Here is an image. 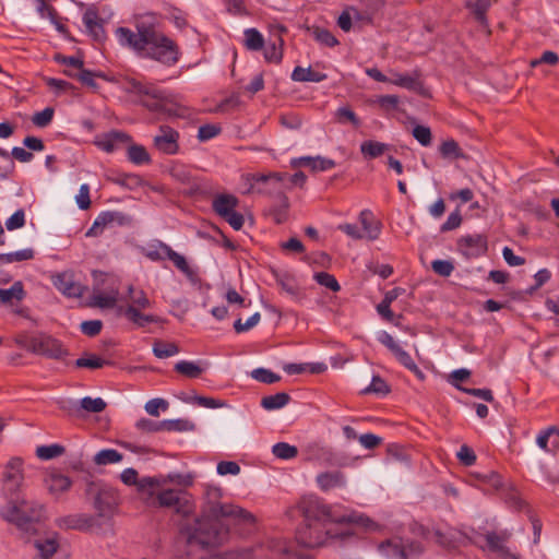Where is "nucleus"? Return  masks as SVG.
<instances>
[{
    "instance_id": "ddd939ff",
    "label": "nucleus",
    "mask_w": 559,
    "mask_h": 559,
    "mask_svg": "<svg viewBox=\"0 0 559 559\" xmlns=\"http://www.w3.org/2000/svg\"><path fill=\"white\" fill-rule=\"evenodd\" d=\"M56 524L62 530H76L88 532L94 528H100L102 523L97 516L86 513L70 514L56 520Z\"/></svg>"
},
{
    "instance_id": "f704fd0d",
    "label": "nucleus",
    "mask_w": 559,
    "mask_h": 559,
    "mask_svg": "<svg viewBox=\"0 0 559 559\" xmlns=\"http://www.w3.org/2000/svg\"><path fill=\"white\" fill-rule=\"evenodd\" d=\"M243 35V45L248 50L259 51L264 48V37L257 28H247L245 29Z\"/></svg>"
},
{
    "instance_id": "f3484780",
    "label": "nucleus",
    "mask_w": 559,
    "mask_h": 559,
    "mask_svg": "<svg viewBox=\"0 0 559 559\" xmlns=\"http://www.w3.org/2000/svg\"><path fill=\"white\" fill-rule=\"evenodd\" d=\"M55 287L70 298L82 297L86 287L74 281L73 274L63 272L53 277Z\"/></svg>"
},
{
    "instance_id": "6e6d98bb",
    "label": "nucleus",
    "mask_w": 559,
    "mask_h": 559,
    "mask_svg": "<svg viewBox=\"0 0 559 559\" xmlns=\"http://www.w3.org/2000/svg\"><path fill=\"white\" fill-rule=\"evenodd\" d=\"M278 43H272L270 44L265 50H264V58L267 62H274L280 63L283 58V39L280 37L277 38Z\"/></svg>"
},
{
    "instance_id": "de8ad7c7",
    "label": "nucleus",
    "mask_w": 559,
    "mask_h": 559,
    "mask_svg": "<svg viewBox=\"0 0 559 559\" xmlns=\"http://www.w3.org/2000/svg\"><path fill=\"white\" fill-rule=\"evenodd\" d=\"M272 453L281 460H292L298 455V449L287 442H277L272 448Z\"/></svg>"
},
{
    "instance_id": "0eeeda50",
    "label": "nucleus",
    "mask_w": 559,
    "mask_h": 559,
    "mask_svg": "<svg viewBox=\"0 0 559 559\" xmlns=\"http://www.w3.org/2000/svg\"><path fill=\"white\" fill-rule=\"evenodd\" d=\"M85 497L92 500L96 512L94 516L110 520L119 504L118 492L102 480H87L85 487Z\"/></svg>"
},
{
    "instance_id": "58836bf2",
    "label": "nucleus",
    "mask_w": 559,
    "mask_h": 559,
    "mask_svg": "<svg viewBox=\"0 0 559 559\" xmlns=\"http://www.w3.org/2000/svg\"><path fill=\"white\" fill-rule=\"evenodd\" d=\"M128 159L135 165L151 163V156L147 150L140 144H130L127 151Z\"/></svg>"
},
{
    "instance_id": "37998d69",
    "label": "nucleus",
    "mask_w": 559,
    "mask_h": 559,
    "mask_svg": "<svg viewBox=\"0 0 559 559\" xmlns=\"http://www.w3.org/2000/svg\"><path fill=\"white\" fill-rule=\"evenodd\" d=\"M122 454L115 449H104L97 452L94 456L96 465L115 464L122 460Z\"/></svg>"
},
{
    "instance_id": "c9c22d12",
    "label": "nucleus",
    "mask_w": 559,
    "mask_h": 559,
    "mask_svg": "<svg viewBox=\"0 0 559 559\" xmlns=\"http://www.w3.org/2000/svg\"><path fill=\"white\" fill-rule=\"evenodd\" d=\"M390 83L415 92L423 87L418 78L409 74L393 73L392 78H390Z\"/></svg>"
},
{
    "instance_id": "a18cd8bd",
    "label": "nucleus",
    "mask_w": 559,
    "mask_h": 559,
    "mask_svg": "<svg viewBox=\"0 0 559 559\" xmlns=\"http://www.w3.org/2000/svg\"><path fill=\"white\" fill-rule=\"evenodd\" d=\"M66 452V448L61 444L53 443L49 445H40L36 449V455L40 460H51L62 455Z\"/></svg>"
},
{
    "instance_id": "a878e982",
    "label": "nucleus",
    "mask_w": 559,
    "mask_h": 559,
    "mask_svg": "<svg viewBox=\"0 0 559 559\" xmlns=\"http://www.w3.org/2000/svg\"><path fill=\"white\" fill-rule=\"evenodd\" d=\"M45 484L51 495L59 496L71 488L72 480L66 475L51 473L45 478Z\"/></svg>"
},
{
    "instance_id": "5701e85b",
    "label": "nucleus",
    "mask_w": 559,
    "mask_h": 559,
    "mask_svg": "<svg viewBox=\"0 0 559 559\" xmlns=\"http://www.w3.org/2000/svg\"><path fill=\"white\" fill-rule=\"evenodd\" d=\"M118 313L124 316L136 328H144L148 323H157L160 319L154 314L142 313L141 310L133 309L132 307H118Z\"/></svg>"
},
{
    "instance_id": "4d7b16f0",
    "label": "nucleus",
    "mask_w": 559,
    "mask_h": 559,
    "mask_svg": "<svg viewBox=\"0 0 559 559\" xmlns=\"http://www.w3.org/2000/svg\"><path fill=\"white\" fill-rule=\"evenodd\" d=\"M114 182L127 189H135L142 186V178L135 174H119Z\"/></svg>"
},
{
    "instance_id": "338daca9",
    "label": "nucleus",
    "mask_w": 559,
    "mask_h": 559,
    "mask_svg": "<svg viewBox=\"0 0 559 559\" xmlns=\"http://www.w3.org/2000/svg\"><path fill=\"white\" fill-rule=\"evenodd\" d=\"M462 224V215L459 210L452 212L447 221L441 225L440 231L447 233L459 228Z\"/></svg>"
},
{
    "instance_id": "603ef678",
    "label": "nucleus",
    "mask_w": 559,
    "mask_h": 559,
    "mask_svg": "<svg viewBox=\"0 0 559 559\" xmlns=\"http://www.w3.org/2000/svg\"><path fill=\"white\" fill-rule=\"evenodd\" d=\"M111 364V361L105 360L96 355H91L90 357H81L75 360V366L78 368L98 369Z\"/></svg>"
},
{
    "instance_id": "e2e57ef3",
    "label": "nucleus",
    "mask_w": 559,
    "mask_h": 559,
    "mask_svg": "<svg viewBox=\"0 0 559 559\" xmlns=\"http://www.w3.org/2000/svg\"><path fill=\"white\" fill-rule=\"evenodd\" d=\"M431 269L436 274L448 277L452 274L454 264L450 260H435L431 262Z\"/></svg>"
},
{
    "instance_id": "7c9ffc66",
    "label": "nucleus",
    "mask_w": 559,
    "mask_h": 559,
    "mask_svg": "<svg viewBox=\"0 0 559 559\" xmlns=\"http://www.w3.org/2000/svg\"><path fill=\"white\" fill-rule=\"evenodd\" d=\"M292 80L295 82H322L326 80L328 75L322 72L313 71L310 67L302 68L296 67L292 73Z\"/></svg>"
},
{
    "instance_id": "79ce46f5",
    "label": "nucleus",
    "mask_w": 559,
    "mask_h": 559,
    "mask_svg": "<svg viewBox=\"0 0 559 559\" xmlns=\"http://www.w3.org/2000/svg\"><path fill=\"white\" fill-rule=\"evenodd\" d=\"M162 431H191L194 424L188 419H165L160 421Z\"/></svg>"
},
{
    "instance_id": "72a5a7b5",
    "label": "nucleus",
    "mask_w": 559,
    "mask_h": 559,
    "mask_svg": "<svg viewBox=\"0 0 559 559\" xmlns=\"http://www.w3.org/2000/svg\"><path fill=\"white\" fill-rule=\"evenodd\" d=\"M102 224L106 227L108 225L126 226L132 223V217L118 211H105L98 215Z\"/></svg>"
},
{
    "instance_id": "473e14b6",
    "label": "nucleus",
    "mask_w": 559,
    "mask_h": 559,
    "mask_svg": "<svg viewBox=\"0 0 559 559\" xmlns=\"http://www.w3.org/2000/svg\"><path fill=\"white\" fill-rule=\"evenodd\" d=\"M317 483L322 490H329L334 487H341L345 484L344 475L341 472H330L319 474Z\"/></svg>"
},
{
    "instance_id": "a19ab883",
    "label": "nucleus",
    "mask_w": 559,
    "mask_h": 559,
    "mask_svg": "<svg viewBox=\"0 0 559 559\" xmlns=\"http://www.w3.org/2000/svg\"><path fill=\"white\" fill-rule=\"evenodd\" d=\"M34 546L38 550V554L43 559H48L52 557L59 548V544L56 538L35 540Z\"/></svg>"
},
{
    "instance_id": "20e7f679",
    "label": "nucleus",
    "mask_w": 559,
    "mask_h": 559,
    "mask_svg": "<svg viewBox=\"0 0 559 559\" xmlns=\"http://www.w3.org/2000/svg\"><path fill=\"white\" fill-rule=\"evenodd\" d=\"M123 91L133 96V102L135 104H139L148 111L156 114L158 118H182L186 116V107L175 103L164 90L153 83L128 78L124 81Z\"/></svg>"
},
{
    "instance_id": "4468645a",
    "label": "nucleus",
    "mask_w": 559,
    "mask_h": 559,
    "mask_svg": "<svg viewBox=\"0 0 559 559\" xmlns=\"http://www.w3.org/2000/svg\"><path fill=\"white\" fill-rule=\"evenodd\" d=\"M269 559H312L310 556L298 551L292 542L272 539L267 543Z\"/></svg>"
},
{
    "instance_id": "774afa93",
    "label": "nucleus",
    "mask_w": 559,
    "mask_h": 559,
    "mask_svg": "<svg viewBox=\"0 0 559 559\" xmlns=\"http://www.w3.org/2000/svg\"><path fill=\"white\" fill-rule=\"evenodd\" d=\"M456 455H457V459L460 460V462L464 466H472L476 462V454H475V452L473 451L472 448H469L466 444H463L460 448V450H459Z\"/></svg>"
},
{
    "instance_id": "a211bd4d",
    "label": "nucleus",
    "mask_w": 559,
    "mask_h": 559,
    "mask_svg": "<svg viewBox=\"0 0 559 559\" xmlns=\"http://www.w3.org/2000/svg\"><path fill=\"white\" fill-rule=\"evenodd\" d=\"M83 23L90 36L96 43H104L106 32L104 28V20L98 16L97 10L88 8L83 14Z\"/></svg>"
},
{
    "instance_id": "aec40b11",
    "label": "nucleus",
    "mask_w": 559,
    "mask_h": 559,
    "mask_svg": "<svg viewBox=\"0 0 559 559\" xmlns=\"http://www.w3.org/2000/svg\"><path fill=\"white\" fill-rule=\"evenodd\" d=\"M131 142L132 138L128 133L122 131H111L97 140L96 145L106 153H112L120 144Z\"/></svg>"
},
{
    "instance_id": "c03bdc74",
    "label": "nucleus",
    "mask_w": 559,
    "mask_h": 559,
    "mask_svg": "<svg viewBox=\"0 0 559 559\" xmlns=\"http://www.w3.org/2000/svg\"><path fill=\"white\" fill-rule=\"evenodd\" d=\"M393 355L406 369L414 372L419 379H424V372L418 368L416 362L406 350L400 347Z\"/></svg>"
},
{
    "instance_id": "f257e3e1",
    "label": "nucleus",
    "mask_w": 559,
    "mask_h": 559,
    "mask_svg": "<svg viewBox=\"0 0 559 559\" xmlns=\"http://www.w3.org/2000/svg\"><path fill=\"white\" fill-rule=\"evenodd\" d=\"M293 511L304 518V524L296 532V540L308 548L323 546L330 538L344 539L354 534L349 530L334 528L335 525L356 524L367 528L373 525V522L362 514L338 516L313 496L302 497Z\"/></svg>"
},
{
    "instance_id": "c85d7f7f",
    "label": "nucleus",
    "mask_w": 559,
    "mask_h": 559,
    "mask_svg": "<svg viewBox=\"0 0 559 559\" xmlns=\"http://www.w3.org/2000/svg\"><path fill=\"white\" fill-rule=\"evenodd\" d=\"M129 305L127 307H132L136 310H144L152 307V301L148 299L146 293L143 289H136L132 285L128 287V296Z\"/></svg>"
},
{
    "instance_id": "2f4dec72",
    "label": "nucleus",
    "mask_w": 559,
    "mask_h": 559,
    "mask_svg": "<svg viewBox=\"0 0 559 559\" xmlns=\"http://www.w3.org/2000/svg\"><path fill=\"white\" fill-rule=\"evenodd\" d=\"M390 148L389 144L368 140L364 141L360 144V153L364 155L365 158H377L383 155Z\"/></svg>"
},
{
    "instance_id": "412c9836",
    "label": "nucleus",
    "mask_w": 559,
    "mask_h": 559,
    "mask_svg": "<svg viewBox=\"0 0 559 559\" xmlns=\"http://www.w3.org/2000/svg\"><path fill=\"white\" fill-rule=\"evenodd\" d=\"M292 166L294 168L305 166L309 167L313 171H325L335 167V162L330 158L321 157V156H302L299 158L292 159Z\"/></svg>"
},
{
    "instance_id": "4be33fe9",
    "label": "nucleus",
    "mask_w": 559,
    "mask_h": 559,
    "mask_svg": "<svg viewBox=\"0 0 559 559\" xmlns=\"http://www.w3.org/2000/svg\"><path fill=\"white\" fill-rule=\"evenodd\" d=\"M359 222L361 224V231L366 239L376 240L379 238L381 233V223L376 219L373 213L370 210H364L359 214Z\"/></svg>"
},
{
    "instance_id": "ea45409f",
    "label": "nucleus",
    "mask_w": 559,
    "mask_h": 559,
    "mask_svg": "<svg viewBox=\"0 0 559 559\" xmlns=\"http://www.w3.org/2000/svg\"><path fill=\"white\" fill-rule=\"evenodd\" d=\"M168 260H170L174 263V265L180 272H182L190 281L195 280V277H197L195 271L192 267H190L186 258L182 254L176 252L175 250H171L169 253Z\"/></svg>"
},
{
    "instance_id": "c756f323",
    "label": "nucleus",
    "mask_w": 559,
    "mask_h": 559,
    "mask_svg": "<svg viewBox=\"0 0 559 559\" xmlns=\"http://www.w3.org/2000/svg\"><path fill=\"white\" fill-rule=\"evenodd\" d=\"M25 296L22 282H15L10 288H0V302L3 305H14L21 301Z\"/></svg>"
},
{
    "instance_id": "39448f33",
    "label": "nucleus",
    "mask_w": 559,
    "mask_h": 559,
    "mask_svg": "<svg viewBox=\"0 0 559 559\" xmlns=\"http://www.w3.org/2000/svg\"><path fill=\"white\" fill-rule=\"evenodd\" d=\"M7 502L0 508V516L13 524L25 536L35 535L41 521L44 506L28 501L21 495L4 497Z\"/></svg>"
},
{
    "instance_id": "7ed1b4c3",
    "label": "nucleus",
    "mask_w": 559,
    "mask_h": 559,
    "mask_svg": "<svg viewBox=\"0 0 559 559\" xmlns=\"http://www.w3.org/2000/svg\"><path fill=\"white\" fill-rule=\"evenodd\" d=\"M180 535L186 544L187 559H210L199 552H210L222 546L229 536V525L221 519L197 516L180 526Z\"/></svg>"
},
{
    "instance_id": "864d4df0",
    "label": "nucleus",
    "mask_w": 559,
    "mask_h": 559,
    "mask_svg": "<svg viewBox=\"0 0 559 559\" xmlns=\"http://www.w3.org/2000/svg\"><path fill=\"white\" fill-rule=\"evenodd\" d=\"M364 394L374 393L378 395H386L390 393V386L388 383L379 376H373L371 383L362 390Z\"/></svg>"
},
{
    "instance_id": "1a4fd4ad",
    "label": "nucleus",
    "mask_w": 559,
    "mask_h": 559,
    "mask_svg": "<svg viewBox=\"0 0 559 559\" xmlns=\"http://www.w3.org/2000/svg\"><path fill=\"white\" fill-rule=\"evenodd\" d=\"M2 492L4 497L21 495L24 481L23 460L12 457L4 466Z\"/></svg>"
},
{
    "instance_id": "3c124183",
    "label": "nucleus",
    "mask_w": 559,
    "mask_h": 559,
    "mask_svg": "<svg viewBox=\"0 0 559 559\" xmlns=\"http://www.w3.org/2000/svg\"><path fill=\"white\" fill-rule=\"evenodd\" d=\"M117 292L114 295L94 294L88 305L100 309L114 308L117 304Z\"/></svg>"
},
{
    "instance_id": "69168bd1",
    "label": "nucleus",
    "mask_w": 559,
    "mask_h": 559,
    "mask_svg": "<svg viewBox=\"0 0 559 559\" xmlns=\"http://www.w3.org/2000/svg\"><path fill=\"white\" fill-rule=\"evenodd\" d=\"M170 176L178 182L190 185L192 180L191 173L183 166L175 165L170 168Z\"/></svg>"
},
{
    "instance_id": "9b49d317",
    "label": "nucleus",
    "mask_w": 559,
    "mask_h": 559,
    "mask_svg": "<svg viewBox=\"0 0 559 559\" xmlns=\"http://www.w3.org/2000/svg\"><path fill=\"white\" fill-rule=\"evenodd\" d=\"M456 250L465 259H477L488 251V239L486 235H465L456 240Z\"/></svg>"
},
{
    "instance_id": "9d476101",
    "label": "nucleus",
    "mask_w": 559,
    "mask_h": 559,
    "mask_svg": "<svg viewBox=\"0 0 559 559\" xmlns=\"http://www.w3.org/2000/svg\"><path fill=\"white\" fill-rule=\"evenodd\" d=\"M156 502L158 507L173 508L176 513L185 516L193 511V504L188 495L175 489H165L158 492Z\"/></svg>"
},
{
    "instance_id": "49530a36",
    "label": "nucleus",
    "mask_w": 559,
    "mask_h": 559,
    "mask_svg": "<svg viewBox=\"0 0 559 559\" xmlns=\"http://www.w3.org/2000/svg\"><path fill=\"white\" fill-rule=\"evenodd\" d=\"M34 258L33 249H23L11 253H0V263L1 264H10L13 262H22L26 260H32Z\"/></svg>"
},
{
    "instance_id": "13d9d810",
    "label": "nucleus",
    "mask_w": 559,
    "mask_h": 559,
    "mask_svg": "<svg viewBox=\"0 0 559 559\" xmlns=\"http://www.w3.org/2000/svg\"><path fill=\"white\" fill-rule=\"evenodd\" d=\"M251 377L261 382L266 384H272L275 382H278L281 380V377L277 373L272 372L269 369L265 368H257L251 371Z\"/></svg>"
},
{
    "instance_id": "0e129e2a",
    "label": "nucleus",
    "mask_w": 559,
    "mask_h": 559,
    "mask_svg": "<svg viewBox=\"0 0 559 559\" xmlns=\"http://www.w3.org/2000/svg\"><path fill=\"white\" fill-rule=\"evenodd\" d=\"M412 134L423 146L431 144L432 135L430 128L418 124L413 129Z\"/></svg>"
},
{
    "instance_id": "393cba45",
    "label": "nucleus",
    "mask_w": 559,
    "mask_h": 559,
    "mask_svg": "<svg viewBox=\"0 0 559 559\" xmlns=\"http://www.w3.org/2000/svg\"><path fill=\"white\" fill-rule=\"evenodd\" d=\"M63 73L72 79H76L80 81L83 85L92 88L94 92H96L99 88V85L96 83L95 78H102L104 80H108L106 74L103 72H94L86 69H81L79 72H74L72 70H64Z\"/></svg>"
},
{
    "instance_id": "680f3d73",
    "label": "nucleus",
    "mask_w": 559,
    "mask_h": 559,
    "mask_svg": "<svg viewBox=\"0 0 559 559\" xmlns=\"http://www.w3.org/2000/svg\"><path fill=\"white\" fill-rule=\"evenodd\" d=\"M53 114V108L46 107L44 110L35 112L32 117V121L36 127L45 128L51 122Z\"/></svg>"
},
{
    "instance_id": "bb28decb",
    "label": "nucleus",
    "mask_w": 559,
    "mask_h": 559,
    "mask_svg": "<svg viewBox=\"0 0 559 559\" xmlns=\"http://www.w3.org/2000/svg\"><path fill=\"white\" fill-rule=\"evenodd\" d=\"M492 1L491 0H474V1H466L465 8L471 11L474 19L481 25L487 27L488 26V20H487V11L491 7Z\"/></svg>"
},
{
    "instance_id": "8fccbe9b",
    "label": "nucleus",
    "mask_w": 559,
    "mask_h": 559,
    "mask_svg": "<svg viewBox=\"0 0 559 559\" xmlns=\"http://www.w3.org/2000/svg\"><path fill=\"white\" fill-rule=\"evenodd\" d=\"M153 353L157 358H168L179 353V347L175 343L156 341L153 345Z\"/></svg>"
},
{
    "instance_id": "cd10ccee",
    "label": "nucleus",
    "mask_w": 559,
    "mask_h": 559,
    "mask_svg": "<svg viewBox=\"0 0 559 559\" xmlns=\"http://www.w3.org/2000/svg\"><path fill=\"white\" fill-rule=\"evenodd\" d=\"M171 250V247L167 243L160 240H155L143 249V254L151 261L158 262L168 259Z\"/></svg>"
},
{
    "instance_id": "bf43d9fd",
    "label": "nucleus",
    "mask_w": 559,
    "mask_h": 559,
    "mask_svg": "<svg viewBox=\"0 0 559 559\" xmlns=\"http://www.w3.org/2000/svg\"><path fill=\"white\" fill-rule=\"evenodd\" d=\"M313 36L316 40L324 46L334 47L338 45L336 37L326 28L314 27Z\"/></svg>"
},
{
    "instance_id": "423d86ee",
    "label": "nucleus",
    "mask_w": 559,
    "mask_h": 559,
    "mask_svg": "<svg viewBox=\"0 0 559 559\" xmlns=\"http://www.w3.org/2000/svg\"><path fill=\"white\" fill-rule=\"evenodd\" d=\"M222 490L218 487H207L205 500L201 509V516L210 519H234L238 522L252 525L255 518L249 511L231 503H222Z\"/></svg>"
},
{
    "instance_id": "4c0bfd02",
    "label": "nucleus",
    "mask_w": 559,
    "mask_h": 559,
    "mask_svg": "<svg viewBox=\"0 0 559 559\" xmlns=\"http://www.w3.org/2000/svg\"><path fill=\"white\" fill-rule=\"evenodd\" d=\"M175 371L190 379L199 378L204 368H202L199 364L188 360L178 361L175 367Z\"/></svg>"
},
{
    "instance_id": "2eb2a0df",
    "label": "nucleus",
    "mask_w": 559,
    "mask_h": 559,
    "mask_svg": "<svg viewBox=\"0 0 559 559\" xmlns=\"http://www.w3.org/2000/svg\"><path fill=\"white\" fill-rule=\"evenodd\" d=\"M61 409L67 411L71 416H81L82 411L87 413H100L106 408V402L102 397H83L79 403L66 401L61 403Z\"/></svg>"
},
{
    "instance_id": "f8f14e48",
    "label": "nucleus",
    "mask_w": 559,
    "mask_h": 559,
    "mask_svg": "<svg viewBox=\"0 0 559 559\" xmlns=\"http://www.w3.org/2000/svg\"><path fill=\"white\" fill-rule=\"evenodd\" d=\"M180 134L177 130L167 124L158 128L157 134L153 138V146L159 153L165 155H176L179 150Z\"/></svg>"
},
{
    "instance_id": "052dcab7",
    "label": "nucleus",
    "mask_w": 559,
    "mask_h": 559,
    "mask_svg": "<svg viewBox=\"0 0 559 559\" xmlns=\"http://www.w3.org/2000/svg\"><path fill=\"white\" fill-rule=\"evenodd\" d=\"M314 280L318 284L331 289L332 292H338L341 289V286L335 276L328 272L316 273Z\"/></svg>"
},
{
    "instance_id": "dca6fc26",
    "label": "nucleus",
    "mask_w": 559,
    "mask_h": 559,
    "mask_svg": "<svg viewBox=\"0 0 559 559\" xmlns=\"http://www.w3.org/2000/svg\"><path fill=\"white\" fill-rule=\"evenodd\" d=\"M510 538V534L508 532H488L485 535L486 547L492 551L498 554L500 559H519V557L510 551V549L506 546L507 542Z\"/></svg>"
},
{
    "instance_id": "f03ea898",
    "label": "nucleus",
    "mask_w": 559,
    "mask_h": 559,
    "mask_svg": "<svg viewBox=\"0 0 559 559\" xmlns=\"http://www.w3.org/2000/svg\"><path fill=\"white\" fill-rule=\"evenodd\" d=\"M136 32L128 27H118L116 31L118 40L136 51L140 56L153 59L166 67H173L179 61L178 45L158 32L153 23L138 21Z\"/></svg>"
},
{
    "instance_id": "e433bc0d",
    "label": "nucleus",
    "mask_w": 559,
    "mask_h": 559,
    "mask_svg": "<svg viewBox=\"0 0 559 559\" xmlns=\"http://www.w3.org/2000/svg\"><path fill=\"white\" fill-rule=\"evenodd\" d=\"M290 401V396L285 392H278L273 395L263 396L261 406L267 411L280 409L286 406Z\"/></svg>"
},
{
    "instance_id": "6e6552de",
    "label": "nucleus",
    "mask_w": 559,
    "mask_h": 559,
    "mask_svg": "<svg viewBox=\"0 0 559 559\" xmlns=\"http://www.w3.org/2000/svg\"><path fill=\"white\" fill-rule=\"evenodd\" d=\"M14 342L27 352L51 359H61L68 355L67 349L63 348L58 340L44 333L31 334L21 332L15 335Z\"/></svg>"
},
{
    "instance_id": "6ab92c4d",
    "label": "nucleus",
    "mask_w": 559,
    "mask_h": 559,
    "mask_svg": "<svg viewBox=\"0 0 559 559\" xmlns=\"http://www.w3.org/2000/svg\"><path fill=\"white\" fill-rule=\"evenodd\" d=\"M263 549L262 544H255L245 548L226 550L211 556L210 559H257L261 557Z\"/></svg>"
},
{
    "instance_id": "5fc2aeb1",
    "label": "nucleus",
    "mask_w": 559,
    "mask_h": 559,
    "mask_svg": "<svg viewBox=\"0 0 559 559\" xmlns=\"http://www.w3.org/2000/svg\"><path fill=\"white\" fill-rule=\"evenodd\" d=\"M335 118L340 123H352L355 128L360 126V120L357 115L348 106L340 107L335 111Z\"/></svg>"
},
{
    "instance_id": "b1692460",
    "label": "nucleus",
    "mask_w": 559,
    "mask_h": 559,
    "mask_svg": "<svg viewBox=\"0 0 559 559\" xmlns=\"http://www.w3.org/2000/svg\"><path fill=\"white\" fill-rule=\"evenodd\" d=\"M238 204V198L229 193L216 194L212 200V209L221 217L235 211Z\"/></svg>"
},
{
    "instance_id": "09e8293b",
    "label": "nucleus",
    "mask_w": 559,
    "mask_h": 559,
    "mask_svg": "<svg viewBox=\"0 0 559 559\" xmlns=\"http://www.w3.org/2000/svg\"><path fill=\"white\" fill-rule=\"evenodd\" d=\"M439 152L443 158L457 159L464 156L457 142L453 139L442 142L439 147Z\"/></svg>"
}]
</instances>
